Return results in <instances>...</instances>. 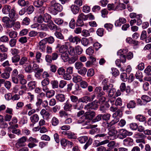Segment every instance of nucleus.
I'll list each match as a JSON object with an SVG mask.
<instances>
[{
  "label": "nucleus",
  "instance_id": "obj_1",
  "mask_svg": "<svg viewBox=\"0 0 151 151\" xmlns=\"http://www.w3.org/2000/svg\"><path fill=\"white\" fill-rule=\"evenodd\" d=\"M95 115V112L93 111L90 110L86 111L84 115L79 119L77 122L78 124H82L83 126L88 125L90 121L93 120Z\"/></svg>",
  "mask_w": 151,
  "mask_h": 151
},
{
  "label": "nucleus",
  "instance_id": "obj_2",
  "mask_svg": "<svg viewBox=\"0 0 151 151\" xmlns=\"http://www.w3.org/2000/svg\"><path fill=\"white\" fill-rule=\"evenodd\" d=\"M63 9L62 6L58 3H56L55 0L51 1L49 5L48 10L53 14L56 15L58 12H61Z\"/></svg>",
  "mask_w": 151,
  "mask_h": 151
},
{
  "label": "nucleus",
  "instance_id": "obj_3",
  "mask_svg": "<svg viewBox=\"0 0 151 151\" xmlns=\"http://www.w3.org/2000/svg\"><path fill=\"white\" fill-rule=\"evenodd\" d=\"M94 92L96 95L97 98L99 99L98 102L99 103H102L105 101L106 98L103 96L105 94V93L102 91L100 86L96 87Z\"/></svg>",
  "mask_w": 151,
  "mask_h": 151
},
{
  "label": "nucleus",
  "instance_id": "obj_4",
  "mask_svg": "<svg viewBox=\"0 0 151 151\" xmlns=\"http://www.w3.org/2000/svg\"><path fill=\"white\" fill-rule=\"evenodd\" d=\"M16 21V20L11 19L7 16L3 17L2 19V22L5 24L6 28H12L14 26Z\"/></svg>",
  "mask_w": 151,
  "mask_h": 151
},
{
  "label": "nucleus",
  "instance_id": "obj_5",
  "mask_svg": "<svg viewBox=\"0 0 151 151\" xmlns=\"http://www.w3.org/2000/svg\"><path fill=\"white\" fill-rule=\"evenodd\" d=\"M117 133V131L115 128L113 127L111 128L108 132V138L111 140L116 139L118 137Z\"/></svg>",
  "mask_w": 151,
  "mask_h": 151
},
{
  "label": "nucleus",
  "instance_id": "obj_6",
  "mask_svg": "<svg viewBox=\"0 0 151 151\" xmlns=\"http://www.w3.org/2000/svg\"><path fill=\"white\" fill-rule=\"evenodd\" d=\"M128 51L127 49H125L120 50L117 52L118 55H120V60L123 63L126 62V57L125 54Z\"/></svg>",
  "mask_w": 151,
  "mask_h": 151
},
{
  "label": "nucleus",
  "instance_id": "obj_7",
  "mask_svg": "<svg viewBox=\"0 0 151 151\" xmlns=\"http://www.w3.org/2000/svg\"><path fill=\"white\" fill-rule=\"evenodd\" d=\"M98 101H94L92 102L89 103L87 104L84 107V109L88 110L90 109L95 110L98 108V105L96 104V103H97Z\"/></svg>",
  "mask_w": 151,
  "mask_h": 151
},
{
  "label": "nucleus",
  "instance_id": "obj_8",
  "mask_svg": "<svg viewBox=\"0 0 151 151\" xmlns=\"http://www.w3.org/2000/svg\"><path fill=\"white\" fill-rule=\"evenodd\" d=\"M9 17L11 19L17 20L19 18V16L16 13L14 8L11 9L8 13Z\"/></svg>",
  "mask_w": 151,
  "mask_h": 151
},
{
  "label": "nucleus",
  "instance_id": "obj_9",
  "mask_svg": "<svg viewBox=\"0 0 151 151\" xmlns=\"http://www.w3.org/2000/svg\"><path fill=\"white\" fill-rule=\"evenodd\" d=\"M119 137L120 139H123L126 137L127 136H130L132 134V132L127 131L125 129H121L119 132Z\"/></svg>",
  "mask_w": 151,
  "mask_h": 151
},
{
  "label": "nucleus",
  "instance_id": "obj_10",
  "mask_svg": "<svg viewBox=\"0 0 151 151\" xmlns=\"http://www.w3.org/2000/svg\"><path fill=\"white\" fill-rule=\"evenodd\" d=\"M27 137L23 136L19 138L15 145L16 147L17 148L25 146V142L26 141Z\"/></svg>",
  "mask_w": 151,
  "mask_h": 151
},
{
  "label": "nucleus",
  "instance_id": "obj_11",
  "mask_svg": "<svg viewBox=\"0 0 151 151\" xmlns=\"http://www.w3.org/2000/svg\"><path fill=\"white\" fill-rule=\"evenodd\" d=\"M40 114L42 116L43 118L47 121L50 119V113L48 111L44 109H42L40 112Z\"/></svg>",
  "mask_w": 151,
  "mask_h": 151
},
{
  "label": "nucleus",
  "instance_id": "obj_12",
  "mask_svg": "<svg viewBox=\"0 0 151 151\" xmlns=\"http://www.w3.org/2000/svg\"><path fill=\"white\" fill-rule=\"evenodd\" d=\"M68 40L71 42L78 44L81 41V39L77 36L73 37L72 35H70L68 38Z\"/></svg>",
  "mask_w": 151,
  "mask_h": 151
},
{
  "label": "nucleus",
  "instance_id": "obj_13",
  "mask_svg": "<svg viewBox=\"0 0 151 151\" xmlns=\"http://www.w3.org/2000/svg\"><path fill=\"white\" fill-rule=\"evenodd\" d=\"M47 44L45 40L44 39L41 40L38 43L39 49L42 52H44L46 48V45Z\"/></svg>",
  "mask_w": 151,
  "mask_h": 151
},
{
  "label": "nucleus",
  "instance_id": "obj_14",
  "mask_svg": "<svg viewBox=\"0 0 151 151\" xmlns=\"http://www.w3.org/2000/svg\"><path fill=\"white\" fill-rule=\"evenodd\" d=\"M68 42H65L64 45H61L60 46L58 50L59 52L60 53L67 52L68 50Z\"/></svg>",
  "mask_w": 151,
  "mask_h": 151
},
{
  "label": "nucleus",
  "instance_id": "obj_15",
  "mask_svg": "<svg viewBox=\"0 0 151 151\" xmlns=\"http://www.w3.org/2000/svg\"><path fill=\"white\" fill-rule=\"evenodd\" d=\"M135 137L137 138H142L141 139H137L136 141L137 143L142 142L144 144H145V140L143 139L144 137V135L143 134L141 133H138L135 134Z\"/></svg>",
  "mask_w": 151,
  "mask_h": 151
},
{
  "label": "nucleus",
  "instance_id": "obj_16",
  "mask_svg": "<svg viewBox=\"0 0 151 151\" xmlns=\"http://www.w3.org/2000/svg\"><path fill=\"white\" fill-rule=\"evenodd\" d=\"M29 60L28 58L25 57H23L20 59L19 65H20L25 66H26V65H28L29 63Z\"/></svg>",
  "mask_w": 151,
  "mask_h": 151
},
{
  "label": "nucleus",
  "instance_id": "obj_17",
  "mask_svg": "<svg viewBox=\"0 0 151 151\" xmlns=\"http://www.w3.org/2000/svg\"><path fill=\"white\" fill-rule=\"evenodd\" d=\"M93 41V38L90 37L88 38H83L81 41L82 44L84 46H87L89 44L92 43Z\"/></svg>",
  "mask_w": 151,
  "mask_h": 151
},
{
  "label": "nucleus",
  "instance_id": "obj_18",
  "mask_svg": "<svg viewBox=\"0 0 151 151\" xmlns=\"http://www.w3.org/2000/svg\"><path fill=\"white\" fill-rule=\"evenodd\" d=\"M126 8L125 4L123 3H115V7L114 11L122 10Z\"/></svg>",
  "mask_w": 151,
  "mask_h": 151
},
{
  "label": "nucleus",
  "instance_id": "obj_19",
  "mask_svg": "<svg viewBox=\"0 0 151 151\" xmlns=\"http://www.w3.org/2000/svg\"><path fill=\"white\" fill-rule=\"evenodd\" d=\"M68 49V52L70 55L71 56L75 55L76 52L75 48L69 42Z\"/></svg>",
  "mask_w": 151,
  "mask_h": 151
},
{
  "label": "nucleus",
  "instance_id": "obj_20",
  "mask_svg": "<svg viewBox=\"0 0 151 151\" xmlns=\"http://www.w3.org/2000/svg\"><path fill=\"white\" fill-rule=\"evenodd\" d=\"M126 22V20L125 18L123 17L120 18L119 19L116 21L115 25L116 26H121L122 24L125 23Z\"/></svg>",
  "mask_w": 151,
  "mask_h": 151
},
{
  "label": "nucleus",
  "instance_id": "obj_21",
  "mask_svg": "<svg viewBox=\"0 0 151 151\" xmlns=\"http://www.w3.org/2000/svg\"><path fill=\"white\" fill-rule=\"evenodd\" d=\"M123 143L125 145L131 146L133 144V140L130 138H127L123 140Z\"/></svg>",
  "mask_w": 151,
  "mask_h": 151
},
{
  "label": "nucleus",
  "instance_id": "obj_22",
  "mask_svg": "<svg viewBox=\"0 0 151 151\" xmlns=\"http://www.w3.org/2000/svg\"><path fill=\"white\" fill-rule=\"evenodd\" d=\"M7 33L10 37L11 38H14L17 36V33L14 31H10V30H7Z\"/></svg>",
  "mask_w": 151,
  "mask_h": 151
},
{
  "label": "nucleus",
  "instance_id": "obj_23",
  "mask_svg": "<svg viewBox=\"0 0 151 151\" xmlns=\"http://www.w3.org/2000/svg\"><path fill=\"white\" fill-rule=\"evenodd\" d=\"M81 102L79 100L76 104L73 105V107L74 109H77L78 110L82 109L83 107V105Z\"/></svg>",
  "mask_w": 151,
  "mask_h": 151
},
{
  "label": "nucleus",
  "instance_id": "obj_24",
  "mask_svg": "<svg viewBox=\"0 0 151 151\" xmlns=\"http://www.w3.org/2000/svg\"><path fill=\"white\" fill-rule=\"evenodd\" d=\"M11 7L10 6L6 5L2 9V12L4 14H8L10 10H11Z\"/></svg>",
  "mask_w": 151,
  "mask_h": 151
},
{
  "label": "nucleus",
  "instance_id": "obj_25",
  "mask_svg": "<svg viewBox=\"0 0 151 151\" xmlns=\"http://www.w3.org/2000/svg\"><path fill=\"white\" fill-rule=\"evenodd\" d=\"M51 122L52 126H56L59 124V121L57 117L55 116H53L51 119Z\"/></svg>",
  "mask_w": 151,
  "mask_h": 151
},
{
  "label": "nucleus",
  "instance_id": "obj_26",
  "mask_svg": "<svg viewBox=\"0 0 151 151\" xmlns=\"http://www.w3.org/2000/svg\"><path fill=\"white\" fill-rule=\"evenodd\" d=\"M30 120L31 122L33 123H36L39 120V117L36 114H34L30 117Z\"/></svg>",
  "mask_w": 151,
  "mask_h": 151
},
{
  "label": "nucleus",
  "instance_id": "obj_27",
  "mask_svg": "<svg viewBox=\"0 0 151 151\" xmlns=\"http://www.w3.org/2000/svg\"><path fill=\"white\" fill-rule=\"evenodd\" d=\"M51 16L47 13L45 14L43 17L44 22L46 23H49L51 22Z\"/></svg>",
  "mask_w": 151,
  "mask_h": 151
},
{
  "label": "nucleus",
  "instance_id": "obj_28",
  "mask_svg": "<svg viewBox=\"0 0 151 151\" xmlns=\"http://www.w3.org/2000/svg\"><path fill=\"white\" fill-rule=\"evenodd\" d=\"M87 72V69L85 67H83L78 70V74L83 76H85Z\"/></svg>",
  "mask_w": 151,
  "mask_h": 151
},
{
  "label": "nucleus",
  "instance_id": "obj_29",
  "mask_svg": "<svg viewBox=\"0 0 151 151\" xmlns=\"http://www.w3.org/2000/svg\"><path fill=\"white\" fill-rule=\"evenodd\" d=\"M48 27L51 30H56L58 29L57 26L52 21L48 24Z\"/></svg>",
  "mask_w": 151,
  "mask_h": 151
},
{
  "label": "nucleus",
  "instance_id": "obj_30",
  "mask_svg": "<svg viewBox=\"0 0 151 151\" xmlns=\"http://www.w3.org/2000/svg\"><path fill=\"white\" fill-rule=\"evenodd\" d=\"M73 76V81L75 83L80 82L82 80V78L79 75L75 74Z\"/></svg>",
  "mask_w": 151,
  "mask_h": 151
},
{
  "label": "nucleus",
  "instance_id": "obj_31",
  "mask_svg": "<svg viewBox=\"0 0 151 151\" xmlns=\"http://www.w3.org/2000/svg\"><path fill=\"white\" fill-rule=\"evenodd\" d=\"M56 99L61 102H63L65 100V96L62 94H59L57 95L56 96Z\"/></svg>",
  "mask_w": 151,
  "mask_h": 151
},
{
  "label": "nucleus",
  "instance_id": "obj_32",
  "mask_svg": "<svg viewBox=\"0 0 151 151\" xmlns=\"http://www.w3.org/2000/svg\"><path fill=\"white\" fill-rule=\"evenodd\" d=\"M136 104L134 100H131L127 103V106L128 108H133L136 106Z\"/></svg>",
  "mask_w": 151,
  "mask_h": 151
},
{
  "label": "nucleus",
  "instance_id": "obj_33",
  "mask_svg": "<svg viewBox=\"0 0 151 151\" xmlns=\"http://www.w3.org/2000/svg\"><path fill=\"white\" fill-rule=\"evenodd\" d=\"M113 87V85L111 84H105L103 86V91L108 92L111 88Z\"/></svg>",
  "mask_w": 151,
  "mask_h": 151
},
{
  "label": "nucleus",
  "instance_id": "obj_34",
  "mask_svg": "<svg viewBox=\"0 0 151 151\" xmlns=\"http://www.w3.org/2000/svg\"><path fill=\"white\" fill-rule=\"evenodd\" d=\"M71 9L72 12L75 14L78 13L79 10V7L75 5H72Z\"/></svg>",
  "mask_w": 151,
  "mask_h": 151
},
{
  "label": "nucleus",
  "instance_id": "obj_35",
  "mask_svg": "<svg viewBox=\"0 0 151 151\" xmlns=\"http://www.w3.org/2000/svg\"><path fill=\"white\" fill-rule=\"evenodd\" d=\"M78 56L77 55H75L69 59L68 61L69 63L73 64L74 63L78 60Z\"/></svg>",
  "mask_w": 151,
  "mask_h": 151
},
{
  "label": "nucleus",
  "instance_id": "obj_36",
  "mask_svg": "<svg viewBox=\"0 0 151 151\" xmlns=\"http://www.w3.org/2000/svg\"><path fill=\"white\" fill-rule=\"evenodd\" d=\"M61 57L64 62H67L68 60L69 57L67 52L61 53Z\"/></svg>",
  "mask_w": 151,
  "mask_h": 151
},
{
  "label": "nucleus",
  "instance_id": "obj_37",
  "mask_svg": "<svg viewBox=\"0 0 151 151\" xmlns=\"http://www.w3.org/2000/svg\"><path fill=\"white\" fill-rule=\"evenodd\" d=\"M79 100L81 102L86 103L88 101L90 102V97L85 96L80 98Z\"/></svg>",
  "mask_w": 151,
  "mask_h": 151
},
{
  "label": "nucleus",
  "instance_id": "obj_38",
  "mask_svg": "<svg viewBox=\"0 0 151 151\" xmlns=\"http://www.w3.org/2000/svg\"><path fill=\"white\" fill-rule=\"evenodd\" d=\"M44 4L43 1L42 0L36 1L34 2V5L36 7H39L43 5Z\"/></svg>",
  "mask_w": 151,
  "mask_h": 151
},
{
  "label": "nucleus",
  "instance_id": "obj_39",
  "mask_svg": "<svg viewBox=\"0 0 151 151\" xmlns=\"http://www.w3.org/2000/svg\"><path fill=\"white\" fill-rule=\"evenodd\" d=\"M115 123L113 122H111L110 123H109L107 122H105L102 123V125L105 128H107L111 127Z\"/></svg>",
  "mask_w": 151,
  "mask_h": 151
},
{
  "label": "nucleus",
  "instance_id": "obj_40",
  "mask_svg": "<svg viewBox=\"0 0 151 151\" xmlns=\"http://www.w3.org/2000/svg\"><path fill=\"white\" fill-rule=\"evenodd\" d=\"M141 99L146 103L151 101V97L146 95H143L141 96Z\"/></svg>",
  "mask_w": 151,
  "mask_h": 151
},
{
  "label": "nucleus",
  "instance_id": "obj_41",
  "mask_svg": "<svg viewBox=\"0 0 151 151\" xmlns=\"http://www.w3.org/2000/svg\"><path fill=\"white\" fill-rule=\"evenodd\" d=\"M18 77L19 79L20 82L21 84L24 85L26 83L27 81L25 79H24V76H23L20 74L18 76Z\"/></svg>",
  "mask_w": 151,
  "mask_h": 151
},
{
  "label": "nucleus",
  "instance_id": "obj_42",
  "mask_svg": "<svg viewBox=\"0 0 151 151\" xmlns=\"http://www.w3.org/2000/svg\"><path fill=\"white\" fill-rule=\"evenodd\" d=\"M116 92V90L113 87L108 91V96L109 97H113Z\"/></svg>",
  "mask_w": 151,
  "mask_h": 151
},
{
  "label": "nucleus",
  "instance_id": "obj_43",
  "mask_svg": "<svg viewBox=\"0 0 151 151\" xmlns=\"http://www.w3.org/2000/svg\"><path fill=\"white\" fill-rule=\"evenodd\" d=\"M75 68L78 70L83 67V64L80 62H77L74 64Z\"/></svg>",
  "mask_w": 151,
  "mask_h": 151
},
{
  "label": "nucleus",
  "instance_id": "obj_44",
  "mask_svg": "<svg viewBox=\"0 0 151 151\" xmlns=\"http://www.w3.org/2000/svg\"><path fill=\"white\" fill-rule=\"evenodd\" d=\"M78 139L81 143H83L86 142L88 139V138L86 136H83L78 137Z\"/></svg>",
  "mask_w": 151,
  "mask_h": 151
},
{
  "label": "nucleus",
  "instance_id": "obj_45",
  "mask_svg": "<svg viewBox=\"0 0 151 151\" xmlns=\"http://www.w3.org/2000/svg\"><path fill=\"white\" fill-rule=\"evenodd\" d=\"M36 83L35 81H31L28 84V86L30 90H32L36 87Z\"/></svg>",
  "mask_w": 151,
  "mask_h": 151
},
{
  "label": "nucleus",
  "instance_id": "obj_46",
  "mask_svg": "<svg viewBox=\"0 0 151 151\" xmlns=\"http://www.w3.org/2000/svg\"><path fill=\"white\" fill-rule=\"evenodd\" d=\"M20 56L19 55H14L12 58V60L13 63H17L19 61Z\"/></svg>",
  "mask_w": 151,
  "mask_h": 151
},
{
  "label": "nucleus",
  "instance_id": "obj_47",
  "mask_svg": "<svg viewBox=\"0 0 151 151\" xmlns=\"http://www.w3.org/2000/svg\"><path fill=\"white\" fill-rule=\"evenodd\" d=\"M59 116L61 118H63L64 117L66 118H67L68 116L70 115L66 112L63 111H60L59 112Z\"/></svg>",
  "mask_w": 151,
  "mask_h": 151
},
{
  "label": "nucleus",
  "instance_id": "obj_48",
  "mask_svg": "<svg viewBox=\"0 0 151 151\" xmlns=\"http://www.w3.org/2000/svg\"><path fill=\"white\" fill-rule=\"evenodd\" d=\"M46 43L47 42L49 44H52L55 41V39L53 37L50 36L47 38H44Z\"/></svg>",
  "mask_w": 151,
  "mask_h": 151
},
{
  "label": "nucleus",
  "instance_id": "obj_49",
  "mask_svg": "<svg viewBox=\"0 0 151 151\" xmlns=\"http://www.w3.org/2000/svg\"><path fill=\"white\" fill-rule=\"evenodd\" d=\"M120 78L123 81L126 82L128 80V77L127 74L125 73H122L120 75Z\"/></svg>",
  "mask_w": 151,
  "mask_h": 151
},
{
  "label": "nucleus",
  "instance_id": "obj_50",
  "mask_svg": "<svg viewBox=\"0 0 151 151\" xmlns=\"http://www.w3.org/2000/svg\"><path fill=\"white\" fill-rule=\"evenodd\" d=\"M10 75L9 73H7L5 71L2 73L1 75V77L4 79H7L10 77Z\"/></svg>",
  "mask_w": 151,
  "mask_h": 151
},
{
  "label": "nucleus",
  "instance_id": "obj_51",
  "mask_svg": "<svg viewBox=\"0 0 151 151\" xmlns=\"http://www.w3.org/2000/svg\"><path fill=\"white\" fill-rule=\"evenodd\" d=\"M136 119L141 122H143L146 120V118L141 115H138L136 117Z\"/></svg>",
  "mask_w": 151,
  "mask_h": 151
},
{
  "label": "nucleus",
  "instance_id": "obj_52",
  "mask_svg": "<svg viewBox=\"0 0 151 151\" xmlns=\"http://www.w3.org/2000/svg\"><path fill=\"white\" fill-rule=\"evenodd\" d=\"M55 93V92L53 90L47 91L46 92V96L48 98H50L54 96Z\"/></svg>",
  "mask_w": 151,
  "mask_h": 151
},
{
  "label": "nucleus",
  "instance_id": "obj_53",
  "mask_svg": "<svg viewBox=\"0 0 151 151\" xmlns=\"http://www.w3.org/2000/svg\"><path fill=\"white\" fill-rule=\"evenodd\" d=\"M135 77L137 79L140 80V81H142V80L141 79L143 77L142 73L140 71H138L135 74Z\"/></svg>",
  "mask_w": 151,
  "mask_h": 151
},
{
  "label": "nucleus",
  "instance_id": "obj_54",
  "mask_svg": "<svg viewBox=\"0 0 151 151\" xmlns=\"http://www.w3.org/2000/svg\"><path fill=\"white\" fill-rule=\"evenodd\" d=\"M24 70L27 73H31L32 72V65L29 64L25 67Z\"/></svg>",
  "mask_w": 151,
  "mask_h": 151
},
{
  "label": "nucleus",
  "instance_id": "obj_55",
  "mask_svg": "<svg viewBox=\"0 0 151 151\" xmlns=\"http://www.w3.org/2000/svg\"><path fill=\"white\" fill-rule=\"evenodd\" d=\"M75 50L76 53L78 55L81 54L83 51L82 48L79 45H77L75 47Z\"/></svg>",
  "mask_w": 151,
  "mask_h": 151
},
{
  "label": "nucleus",
  "instance_id": "obj_56",
  "mask_svg": "<svg viewBox=\"0 0 151 151\" xmlns=\"http://www.w3.org/2000/svg\"><path fill=\"white\" fill-rule=\"evenodd\" d=\"M93 140L92 139L89 138L86 144L84 145L83 148L85 150H86L88 147L91 145L92 142Z\"/></svg>",
  "mask_w": 151,
  "mask_h": 151
},
{
  "label": "nucleus",
  "instance_id": "obj_57",
  "mask_svg": "<svg viewBox=\"0 0 151 151\" xmlns=\"http://www.w3.org/2000/svg\"><path fill=\"white\" fill-rule=\"evenodd\" d=\"M151 66L148 65L145 70L144 72L146 75L149 76L151 75Z\"/></svg>",
  "mask_w": 151,
  "mask_h": 151
},
{
  "label": "nucleus",
  "instance_id": "obj_58",
  "mask_svg": "<svg viewBox=\"0 0 151 151\" xmlns=\"http://www.w3.org/2000/svg\"><path fill=\"white\" fill-rule=\"evenodd\" d=\"M102 114H98L93 120V122H95L100 121L102 118Z\"/></svg>",
  "mask_w": 151,
  "mask_h": 151
},
{
  "label": "nucleus",
  "instance_id": "obj_59",
  "mask_svg": "<svg viewBox=\"0 0 151 151\" xmlns=\"http://www.w3.org/2000/svg\"><path fill=\"white\" fill-rule=\"evenodd\" d=\"M112 75L114 77H116L119 74V71L116 68H112Z\"/></svg>",
  "mask_w": 151,
  "mask_h": 151
},
{
  "label": "nucleus",
  "instance_id": "obj_60",
  "mask_svg": "<svg viewBox=\"0 0 151 151\" xmlns=\"http://www.w3.org/2000/svg\"><path fill=\"white\" fill-rule=\"evenodd\" d=\"M72 106V105L71 104L67 102L65 104L64 107V109L65 111H70Z\"/></svg>",
  "mask_w": 151,
  "mask_h": 151
},
{
  "label": "nucleus",
  "instance_id": "obj_61",
  "mask_svg": "<svg viewBox=\"0 0 151 151\" xmlns=\"http://www.w3.org/2000/svg\"><path fill=\"white\" fill-rule=\"evenodd\" d=\"M55 22L58 25H61L63 22V20L60 18H55L54 19Z\"/></svg>",
  "mask_w": 151,
  "mask_h": 151
},
{
  "label": "nucleus",
  "instance_id": "obj_62",
  "mask_svg": "<svg viewBox=\"0 0 151 151\" xmlns=\"http://www.w3.org/2000/svg\"><path fill=\"white\" fill-rule=\"evenodd\" d=\"M67 137L70 139H76L77 138L76 136H75V134L70 132H69Z\"/></svg>",
  "mask_w": 151,
  "mask_h": 151
},
{
  "label": "nucleus",
  "instance_id": "obj_63",
  "mask_svg": "<svg viewBox=\"0 0 151 151\" xmlns=\"http://www.w3.org/2000/svg\"><path fill=\"white\" fill-rule=\"evenodd\" d=\"M9 39L8 37L6 35H4L0 38V41L3 42H8Z\"/></svg>",
  "mask_w": 151,
  "mask_h": 151
},
{
  "label": "nucleus",
  "instance_id": "obj_64",
  "mask_svg": "<svg viewBox=\"0 0 151 151\" xmlns=\"http://www.w3.org/2000/svg\"><path fill=\"white\" fill-rule=\"evenodd\" d=\"M17 40L16 39H12L10 40L9 41V45L11 47H14L16 44Z\"/></svg>",
  "mask_w": 151,
  "mask_h": 151
}]
</instances>
